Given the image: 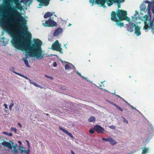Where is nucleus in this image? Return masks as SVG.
<instances>
[{
    "label": "nucleus",
    "instance_id": "nucleus-1",
    "mask_svg": "<svg viewBox=\"0 0 154 154\" xmlns=\"http://www.w3.org/2000/svg\"><path fill=\"white\" fill-rule=\"evenodd\" d=\"M12 39L11 42L14 47L18 49L25 51L30 57H34L38 59H42L43 54L41 45L42 42L39 39Z\"/></svg>",
    "mask_w": 154,
    "mask_h": 154
},
{
    "label": "nucleus",
    "instance_id": "nucleus-2",
    "mask_svg": "<svg viewBox=\"0 0 154 154\" xmlns=\"http://www.w3.org/2000/svg\"><path fill=\"white\" fill-rule=\"evenodd\" d=\"M9 10L10 14L12 16H18L20 18L18 21L21 23L22 28L19 29L17 31V34L23 38H15L13 37L12 38H32V35L28 30V28L26 26V20L25 18L21 16L17 11H16L17 9H19L17 6L13 5L8 8Z\"/></svg>",
    "mask_w": 154,
    "mask_h": 154
},
{
    "label": "nucleus",
    "instance_id": "nucleus-3",
    "mask_svg": "<svg viewBox=\"0 0 154 154\" xmlns=\"http://www.w3.org/2000/svg\"><path fill=\"white\" fill-rule=\"evenodd\" d=\"M145 2L148 4L147 6V8H146L145 3L143 2L140 6V8L141 11L147 12V13L149 14V15H145L143 17V18L144 19V20L145 21V26L143 29L147 32L148 29H150V28H152L153 26V21L151 20V16L149 14V11L151 9V8L150 7L151 5L152 4L154 5V4L153 2H151L148 0L145 1Z\"/></svg>",
    "mask_w": 154,
    "mask_h": 154
},
{
    "label": "nucleus",
    "instance_id": "nucleus-4",
    "mask_svg": "<svg viewBox=\"0 0 154 154\" xmlns=\"http://www.w3.org/2000/svg\"><path fill=\"white\" fill-rule=\"evenodd\" d=\"M116 13L117 16L120 20H126L128 22L130 21V18L127 16V14L126 11L118 9Z\"/></svg>",
    "mask_w": 154,
    "mask_h": 154
},
{
    "label": "nucleus",
    "instance_id": "nucleus-5",
    "mask_svg": "<svg viewBox=\"0 0 154 154\" xmlns=\"http://www.w3.org/2000/svg\"><path fill=\"white\" fill-rule=\"evenodd\" d=\"M51 48L54 51H56L59 52L61 53H62V50L60 47V45L59 43L58 40H56L52 44Z\"/></svg>",
    "mask_w": 154,
    "mask_h": 154
},
{
    "label": "nucleus",
    "instance_id": "nucleus-6",
    "mask_svg": "<svg viewBox=\"0 0 154 154\" xmlns=\"http://www.w3.org/2000/svg\"><path fill=\"white\" fill-rule=\"evenodd\" d=\"M51 17L47 20H45V23H42V24L45 26L54 27L57 25V23L51 19Z\"/></svg>",
    "mask_w": 154,
    "mask_h": 154
},
{
    "label": "nucleus",
    "instance_id": "nucleus-7",
    "mask_svg": "<svg viewBox=\"0 0 154 154\" xmlns=\"http://www.w3.org/2000/svg\"><path fill=\"white\" fill-rule=\"evenodd\" d=\"M89 2L90 4H92V6H93L95 2V4H97L98 5H101L100 6L103 7L104 8H106V6L105 5L106 0H96L95 1H94V0H90Z\"/></svg>",
    "mask_w": 154,
    "mask_h": 154
},
{
    "label": "nucleus",
    "instance_id": "nucleus-8",
    "mask_svg": "<svg viewBox=\"0 0 154 154\" xmlns=\"http://www.w3.org/2000/svg\"><path fill=\"white\" fill-rule=\"evenodd\" d=\"M128 22V24H126L125 28L128 32H132L134 31V29L136 25L135 24L131 22L130 20Z\"/></svg>",
    "mask_w": 154,
    "mask_h": 154
},
{
    "label": "nucleus",
    "instance_id": "nucleus-9",
    "mask_svg": "<svg viewBox=\"0 0 154 154\" xmlns=\"http://www.w3.org/2000/svg\"><path fill=\"white\" fill-rule=\"evenodd\" d=\"M13 142L11 140H9V142H7L3 140V142L2 143V144L5 147H7L10 149H12Z\"/></svg>",
    "mask_w": 154,
    "mask_h": 154
},
{
    "label": "nucleus",
    "instance_id": "nucleus-10",
    "mask_svg": "<svg viewBox=\"0 0 154 154\" xmlns=\"http://www.w3.org/2000/svg\"><path fill=\"white\" fill-rule=\"evenodd\" d=\"M13 142L11 140H9V142H7L3 140V142L2 143V144L5 147H7L10 149H12Z\"/></svg>",
    "mask_w": 154,
    "mask_h": 154
},
{
    "label": "nucleus",
    "instance_id": "nucleus-11",
    "mask_svg": "<svg viewBox=\"0 0 154 154\" xmlns=\"http://www.w3.org/2000/svg\"><path fill=\"white\" fill-rule=\"evenodd\" d=\"M95 131L99 134L103 133L105 129L99 125H96L94 127Z\"/></svg>",
    "mask_w": 154,
    "mask_h": 154
},
{
    "label": "nucleus",
    "instance_id": "nucleus-12",
    "mask_svg": "<svg viewBox=\"0 0 154 154\" xmlns=\"http://www.w3.org/2000/svg\"><path fill=\"white\" fill-rule=\"evenodd\" d=\"M38 2L40 3L39 4L40 6H43L45 5L47 6L49 4L50 0H36Z\"/></svg>",
    "mask_w": 154,
    "mask_h": 154
},
{
    "label": "nucleus",
    "instance_id": "nucleus-13",
    "mask_svg": "<svg viewBox=\"0 0 154 154\" xmlns=\"http://www.w3.org/2000/svg\"><path fill=\"white\" fill-rule=\"evenodd\" d=\"M117 14L115 12L112 11L111 14V19L112 20L116 22H118L119 20L116 17Z\"/></svg>",
    "mask_w": 154,
    "mask_h": 154
},
{
    "label": "nucleus",
    "instance_id": "nucleus-14",
    "mask_svg": "<svg viewBox=\"0 0 154 154\" xmlns=\"http://www.w3.org/2000/svg\"><path fill=\"white\" fill-rule=\"evenodd\" d=\"M63 32V29L61 28H59L56 29L54 32L53 35L56 36L58 35Z\"/></svg>",
    "mask_w": 154,
    "mask_h": 154
},
{
    "label": "nucleus",
    "instance_id": "nucleus-15",
    "mask_svg": "<svg viewBox=\"0 0 154 154\" xmlns=\"http://www.w3.org/2000/svg\"><path fill=\"white\" fill-rule=\"evenodd\" d=\"M6 2V4L8 5V8L12 6L14 2V0H4Z\"/></svg>",
    "mask_w": 154,
    "mask_h": 154
},
{
    "label": "nucleus",
    "instance_id": "nucleus-16",
    "mask_svg": "<svg viewBox=\"0 0 154 154\" xmlns=\"http://www.w3.org/2000/svg\"><path fill=\"white\" fill-rule=\"evenodd\" d=\"M140 29V28L139 26H136L134 28V33L137 35L139 36L141 34Z\"/></svg>",
    "mask_w": 154,
    "mask_h": 154
},
{
    "label": "nucleus",
    "instance_id": "nucleus-17",
    "mask_svg": "<svg viewBox=\"0 0 154 154\" xmlns=\"http://www.w3.org/2000/svg\"><path fill=\"white\" fill-rule=\"evenodd\" d=\"M59 128L60 129L63 131V132H65V133L67 134L71 138H73V137L72 135V134L67 131L64 129L63 128L61 127H59Z\"/></svg>",
    "mask_w": 154,
    "mask_h": 154
},
{
    "label": "nucleus",
    "instance_id": "nucleus-18",
    "mask_svg": "<svg viewBox=\"0 0 154 154\" xmlns=\"http://www.w3.org/2000/svg\"><path fill=\"white\" fill-rule=\"evenodd\" d=\"M54 14V12H46L44 15V18H46L48 17H50L51 16L53 15Z\"/></svg>",
    "mask_w": 154,
    "mask_h": 154
},
{
    "label": "nucleus",
    "instance_id": "nucleus-19",
    "mask_svg": "<svg viewBox=\"0 0 154 154\" xmlns=\"http://www.w3.org/2000/svg\"><path fill=\"white\" fill-rule=\"evenodd\" d=\"M73 66L72 64L69 63V64L65 65V69H72Z\"/></svg>",
    "mask_w": 154,
    "mask_h": 154
},
{
    "label": "nucleus",
    "instance_id": "nucleus-20",
    "mask_svg": "<svg viewBox=\"0 0 154 154\" xmlns=\"http://www.w3.org/2000/svg\"><path fill=\"white\" fill-rule=\"evenodd\" d=\"M20 153H24L26 154H30V151L29 150V147L28 149L27 150H20Z\"/></svg>",
    "mask_w": 154,
    "mask_h": 154
},
{
    "label": "nucleus",
    "instance_id": "nucleus-21",
    "mask_svg": "<svg viewBox=\"0 0 154 154\" xmlns=\"http://www.w3.org/2000/svg\"><path fill=\"white\" fill-rule=\"evenodd\" d=\"M115 0H106L107 1V4L109 6H110L112 5Z\"/></svg>",
    "mask_w": 154,
    "mask_h": 154
},
{
    "label": "nucleus",
    "instance_id": "nucleus-22",
    "mask_svg": "<svg viewBox=\"0 0 154 154\" xmlns=\"http://www.w3.org/2000/svg\"><path fill=\"white\" fill-rule=\"evenodd\" d=\"M125 0H115L114 2L117 3V5H121V3L124 2Z\"/></svg>",
    "mask_w": 154,
    "mask_h": 154
},
{
    "label": "nucleus",
    "instance_id": "nucleus-23",
    "mask_svg": "<svg viewBox=\"0 0 154 154\" xmlns=\"http://www.w3.org/2000/svg\"><path fill=\"white\" fill-rule=\"evenodd\" d=\"M109 142L112 145H114L116 143V142L111 138H109Z\"/></svg>",
    "mask_w": 154,
    "mask_h": 154
},
{
    "label": "nucleus",
    "instance_id": "nucleus-24",
    "mask_svg": "<svg viewBox=\"0 0 154 154\" xmlns=\"http://www.w3.org/2000/svg\"><path fill=\"white\" fill-rule=\"evenodd\" d=\"M112 104L114 106L118 109L121 111L122 112L123 111V109L116 104L112 103Z\"/></svg>",
    "mask_w": 154,
    "mask_h": 154
},
{
    "label": "nucleus",
    "instance_id": "nucleus-25",
    "mask_svg": "<svg viewBox=\"0 0 154 154\" xmlns=\"http://www.w3.org/2000/svg\"><path fill=\"white\" fill-rule=\"evenodd\" d=\"M88 121L90 122H94L95 120V117L93 116H91L88 119Z\"/></svg>",
    "mask_w": 154,
    "mask_h": 154
},
{
    "label": "nucleus",
    "instance_id": "nucleus-26",
    "mask_svg": "<svg viewBox=\"0 0 154 154\" xmlns=\"http://www.w3.org/2000/svg\"><path fill=\"white\" fill-rule=\"evenodd\" d=\"M149 151V148H148L145 147L142 150V154H145L147 153Z\"/></svg>",
    "mask_w": 154,
    "mask_h": 154
},
{
    "label": "nucleus",
    "instance_id": "nucleus-27",
    "mask_svg": "<svg viewBox=\"0 0 154 154\" xmlns=\"http://www.w3.org/2000/svg\"><path fill=\"white\" fill-rule=\"evenodd\" d=\"M7 25V23L4 22L2 21H0V25L2 27H5Z\"/></svg>",
    "mask_w": 154,
    "mask_h": 154
},
{
    "label": "nucleus",
    "instance_id": "nucleus-28",
    "mask_svg": "<svg viewBox=\"0 0 154 154\" xmlns=\"http://www.w3.org/2000/svg\"><path fill=\"white\" fill-rule=\"evenodd\" d=\"M116 23H115L116 25L118 26H119L121 27L123 26H124V23L123 22H116Z\"/></svg>",
    "mask_w": 154,
    "mask_h": 154
},
{
    "label": "nucleus",
    "instance_id": "nucleus-29",
    "mask_svg": "<svg viewBox=\"0 0 154 154\" xmlns=\"http://www.w3.org/2000/svg\"><path fill=\"white\" fill-rule=\"evenodd\" d=\"M30 83H31V84L34 85L35 86L38 87H39V88L41 87V86L40 85H38V84H36L35 82H34L30 80Z\"/></svg>",
    "mask_w": 154,
    "mask_h": 154
},
{
    "label": "nucleus",
    "instance_id": "nucleus-30",
    "mask_svg": "<svg viewBox=\"0 0 154 154\" xmlns=\"http://www.w3.org/2000/svg\"><path fill=\"white\" fill-rule=\"evenodd\" d=\"M23 61L24 62L26 66L28 67H30V66L28 63V60H26L23 58Z\"/></svg>",
    "mask_w": 154,
    "mask_h": 154
},
{
    "label": "nucleus",
    "instance_id": "nucleus-31",
    "mask_svg": "<svg viewBox=\"0 0 154 154\" xmlns=\"http://www.w3.org/2000/svg\"><path fill=\"white\" fill-rule=\"evenodd\" d=\"M2 134L10 136H12V134L11 133H8L4 131L2 132Z\"/></svg>",
    "mask_w": 154,
    "mask_h": 154
},
{
    "label": "nucleus",
    "instance_id": "nucleus-32",
    "mask_svg": "<svg viewBox=\"0 0 154 154\" xmlns=\"http://www.w3.org/2000/svg\"><path fill=\"white\" fill-rule=\"evenodd\" d=\"M138 12L137 11H136L135 12V14L134 15V17L132 16V18H134V17L135 19H136V20H137V19L138 17H137L136 16V15H138Z\"/></svg>",
    "mask_w": 154,
    "mask_h": 154
},
{
    "label": "nucleus",
    "instance_id": "nucleus-33",
    "mask_svg": "<svg viewBox=\"0 0 154 154\" xmlns=\"http://www.w3.org/2000/svg\"><path fill=\"white\" fill-rule=\"evenodd\" d=\"M94 128H91L90 130H89V133L91 134H93L94 133Z\"/></svg>",
    "mask_w": 154,
    "mask_h": 154
},
{
    "label": "nucleus",
    "instance_id": "nucleus-34",
    "mask_svg": "<svg viewBox=\"0 0 154 154\" xmlns=\"http://www.w3.org/2000/svg\"><path fill=\"white\" fill-rule=\"evenodd\" d=\"M10 130L11 131H14L15 133H16L17 132V129L15 128L11 127Z\"/></svg>",
    "mask_w": 154,
    "mask_h": 154
},
{
    "label": "nucleus",
    "instance_id": "nucleus-35",
    "mask_svg": "<svg viewBox=\"0 0 154 154\" xmlns=\"http://www.w3.org/2000/svg\"><path fill=\"white\" fill-rule=\"evenodd\" d=\"M109 138H104V137H103L102 138V140L103 141H105L106 142H107V141H109Z\"/></svg>",
    "mask_w": 154,
    "mask_h": 154
},
{
    "label": "nucleus",
    "instance_id": "nucleus-36",
    "mask_svg": "<svg viewBox=\"0 0 154 154\" xmlns=\"http://www.w3.org/2000/svg\"><path fill=\"white\" fill-rule=\"evenodd\" d=\"M24 2L27 4L28 2H29V5L32 2V1L31 0H24Z\"/></svg>",
    "mask_w": 154,
    "mask_h": 154
},
{
    "label": "nucleus",
    "instance_id": "nucleus-37",
    "mask_svg": "<svg viewBox=\"0 0 154 154\" xmlns=\"http://www.w3.org/2000/svg\"><path fill=\"white\" fill-rule=\"evenodd\" d=\"M18 150L17 149H14L13 154H18Z\"/></svg>",
    "mask_w": 154,
    "mask_h": 154
},
{
    "label": "nucleus",
    "instance_id": "nucleus-38",
    "mask_svg": "<svg viewBox=\"0 0 154 154\" xmlns=\"http://www.w3.org/2000/svg\"><path fill=\"white\" fill-rule=\"evenodd\" d=\"M14 104L13 102H12L9 106V108L11 110L12 107L14 106Z\"/></svg>",
    "mask_w": 154,
    "mask_h": 154
},
{
    "label": "nucleus",
    "instance_id": "nucleus-39",
    "mask_svg": "<svg viewBox=\"0 0 154 154\" xmlns=\"http://www.w3.org/2000/svg\"><path fill=\"white\" fill-rule=\"evenodd\" d=\"M122 117L123 118V122H124L126 123L127 124H128V121L126 120L125 118H124L123 117Z\"/></svg>",
    "mask_w": 154,
    "mask_h": 154
},
{
    "label": "nucleus",
    "instance_id": "nucleus-40",
    "mask_svg": "<svg viewBox=\"0 0 154 154\" xmlns=\"http://www.w3.org/2000/svg\"><path fill=\"white\" fill-rule=\"evenodd\" d=\"M45 76L46 78H48V79H50L51 80H53V78L51 76H48L46 75H45Z\"/></svg>",
    "mask_w": 154,
    "mask_h": 154
},
{
    "label": "nucleus",
    "instance_id": "nucleus-41",
    "mask_svg": "<svg viewBox=\"0 0 154 154\" xmlns=\"http://www.w3.org/2000/svg\"><path fill=\"white\" fill-rule=\"evenodd\" d=\"M11 71L13 72L14 73V72H16L14 71V68L13 67H11L9 69Z\"/></svg>",
    "mask_w": 154,
    "mask_h": 154
},
{
    "label": "nucleus",
    "instance_id": "nucleus-42",
    "mask_svg": "<svg viewBox=\"0 0 154 154\" xmlns=\"http://www.w3.org/2000/svg\"><path fill=\"white\" fill-rule=\"evenodd\" d=\"M14 73H15V74H17L21 77H24V76L23 75L21 74L20 73H19L18 72H14Z\"/></svg>",
    "mask_w": 154,
    "mask_h": 154
},
{
    "label": "nucleus",
    "instance_id": "nucleus-43",
    "mask_svg": "<svg viewBox=\"0 0 154 154\" xmlns=\"http://www.w3.org/2000/svg\"><path fill=\"white\" fill-rule=\"evenodd\" d=\"M5 39H0V42H2L3 43V45H5L7 44V43H4V40H5Z\"/></svg>",
    "mask_w": 154,
    "mask_h": 154
},
{
    "label": "nucleus",
    "instance_id": "nucleus-44",
    "mask_svg": "<svg viewBox=\"0 0 154 154\" xmlns=\"http://www.w3.org/2000/svg\"><path fill=\"white\" fill-rule=\"evenodd\" d=\"M7 8V7L5 6L4 5H3L2 6L1 9V10H2L4 9H6Z\"/></svg>",
    "mask_w": 154,
    "mask_h": 154
},
{
    "label": "nucleus",
    "instance_id": "nucleus-45",
    "mask_svg": "<svg viewBox=\"0 0 154 154\" xmlns=\"http://www.w3.org/2000/svg\"><path fill=\"white\" fill-rule=\"evenodd\" d=\"M109 128L113 129H115V126L113 125H111L109 126Z\"/></svg>",
    "mask_w": 154,
    "mask_h": 154
},
{
    "label": "nucleus",
    "instance_id": "nucleus-46",
    "mask_svg": "<svg viewBox=\"0 0 154 154\" xmlns=\"http://www.w3.org/2000/svg\"><path fill=\"white\" fill-rule=\"evenodd\" d=\"M53 66L54 67H56L57 66V63L56 62H55L53 63Z\"/></svg>",
    "mask_w": 154,
    "mask_h": 154
},
{
    "label": "nucleus",
    "instance_id": "nucleus-47",
    "mask_svg": "<svg viewBox=\"0 0 154 154\" xmlns=\"http://www.w3.org/2000/svg\"><path fill=\"white\" fill-rule=\"evenodd\" d=\"M17 146V144H15L14 145V144H13V146H12V148L13 147L14 149H15Z\"/></svg>",
    "mask_w": 154,
    "mask_h": 154
},
{
    "label": "nucleus",
    "instance_id": "nucleus-48",
    "mask_svg": "<svg viewBox=\"0 0 154 154\" xmlns=\"http://www.w3.org/2000/svg\"><path fill=\"white\" fill-rule=\"evenodd\" d=\"M128 104L130 106V107H131V108L132 109H135V108L133 106L131 105L130 104H129V103H128Z\"/></svg>",
    "mask_w": 154,
    "mask_h": 154
},
{
    "label": "nucleus",
    "instance_id": "nucleus-49",
    "mask_svg": "<svg viewBox=\"0 0 154 154\" xmlns=\"http://www.w3.org/2000/svg\"><path fill=\"white\" fill-rule=\"evenodd\" d=\"M4 105L5 107V108H6V109L8 108V105L6 104H4Z\"/></svg>",
    "mask_w": 154,
    "mask_h": 154
},
{
    "label": "nucleus",
    "instance_id": "nucleus-50",
    "mask_svg": "<svg viewBox=\"0 0 154 154\" xmlns=\"http://www.w3.org/2000/svg\"><path fill=\"white\" fill-rule=\"evenodd\" d=\"M26 141L28 144V147H29V141L27 140H26Z\"/></svg>",
    "mask_w": 154,
    "mask_h": 154
},
{
    "label": "nucleus",
    "instance_id": "nucleus-51",
    "mask_svg": "<svg viewBox=\"0 0 154 154\" xmlns=\"http://www.w3.org/2000/svg\"><path fill=\"white\" fill-rule=\"evenodd\" d=\"M76 73L79 75L80 76H81V74L80 73H79V72L78 71H77L76 72Z\"/></svg>",
    "mask_w": 154,
    "mask_h": 154
},
{
    "label": "nucleus",
    "instance_id": "nucleus-52",
    "mask_svg": "<svg viewBox=\"0 0 154 154\" xmlns=\"http://www.w3.org/2000/svg\"><path fill=\"white\" fill-rule=\"evenodd\" d=\"M18 143H19V144L20 145H21L22 144V142L20 141H18Z\"/></svg>",
    "mask_w": 154,
    "mask_h": 154
},
{
    "label": "nucleus",
    "instance_id": "nucleus-53",
    "mask_svg": "<svg viewBox=\"0 0 154 154\" xmlns=\"http://www.w3.org/2000/svg\"><path fill=\"white\" fill-rule=\"evenodd\" d=\"M18 1H15L14 0V4H18Z\"/></svg>",
    "mask_w": 154,
    "mask_h": 154
},
{
    "label": "nucleus",
    "instance_id": "nucleus-54",
    "mask_svg": "<svg viewBox=\"0 0 154 154\" xmlns=\"http://www.w3.org/2000/svg\"><path fill=\"white\" fill-rule=\"evenodd\" d=\"M71 154H75L74 152L72 150L71 151Z\"/></svg>",
    "mask_w": 154,
    "mask_h": 154
},
{
    "label": "nucleus",
    "instance_id": "nucleus-55",
    "mask_svg": "<svg viewBox=\"0 0 154 154\" xmlns=\"http://www.w3.org/2000/svg\"><path fill=\"white\" fill-rule=\"evenodd\" d=\"M18 125H19V126H20L21 128L22 127V125H21V124L20 123H18Z\"/></svg>",
    "mask_w": 154,
    "mask_h": 154
},
{
    "label": "nucleus",
    "instance_id": "nucleus-56",
    "mask_svg": "<svg viewBox=\"0 0 154 154\" xmlns=\"http://www.w3.org/2000/svg\"><path fill=\"white\" fill-rule=\"evenodd\" d=\"M2 16L0 15V20L1 19H2Z\"/></svg>",
    "mask_w": 154,
    "mask_h": 154
},
{
    "label": "nucleus",
    "instance_id": "nucleus-57",
    "mask_svg": "<svg viewBox=\"0 0 154 154\" xmlns=\"http://www.w3.org/2000/svg\"><path fill=\"white\" fill-rule=\"evenodd\" d=\"M23 77L25 78L26 79H28V78H27V77L26 76H24V77Z\"/></svg>",
    "mask_w": 154,
    "mask_h": 154
},
{
    "label": "nucleus",
    "instance_id": "nucleus-58",
    "mask_svg": "<svg viewBox=\"0 0 154 154\" xmlns=\"http://www.w3.org/2000/svg\"><path fill=\"white\" fill-rule=\"evenodd\" d=\"M71 23H69V25L68 26H71Z\"/></svg>",
    "mask_w": 154,
    "mask_h": 154
},
{
    "label": "nucleus",
    "instance_id": "nucleus-59",
    "mask_svg": "<svg viewBox=\"0 0 154 154\" xmlns=\"http://www.w3.org/2000/svg\"><path fill=\"white\" fill-rule=\"evenodd\" d=\"M20 2H24V0H22Z\"/></svg>",
    "mask_w": 154,
    "mask_h": 154
},
{
    "label": "nucleus",
    "instance_id": "nucleus-60",
    "mask_svg": "<svg viewBox=\"0 0 154 154\" xmlns=\"http://www.w3.org/2000/svg\"><path fill=\"white\" fill-rule=\"evenodd\" d=\"M121 5H118V8H120Z\"/></svg>",
    "mask_w": 154,
    "mask_h": 154
},
{
    "label": "nucleus",
    "instance_id": "nucleus-61",
    "mask_svg": "<svg viewBox=\"0 0 154 154\" xmlns=\"http://www.w3.org/2000/svg\"><path fill=\"white\" fill-rule=\"evenodd\" d=\"M152 12L154 14V9H152Z\"/></svg>",
    "mask_w": 154,
    "mask_h": 154
},
{
    "label": "nucleus",
    "instance_id": "nucleus-62",
    "mask_svg": "<svg viewBox=\"0 0 154 154\" xmlns=\"http://www.w3.org/2000/svg\"><path fill=\"white\" fill-rule=\"evenodd\" d=\"M46 115H47V116H48V115H49V114H48V113H46Z\"/></svg>",
    "mask_w": 154,
    "mask_h": 154
},
{
    "label": "nucleus",
    "instance_id": "nucleus-63",
    "mask_svg": "<svg viewBox=\"0 0 154 154\" xmlns=\"http://www.w3.org/2000/svg\"><path fill=\"white\" fill-rule=\"evenodd\" d=\"M1 38L4 39V38H5V37H2V38Z\"/></svg>",
    "mask_w": 154,
    "mask_h": 154
},
{
    "label": "nucleus",
    "instance_id": "nucleus-64",
    "mask_svg": "<svg viewBox=\"0 0 154 154\" xmlns=\"http://www.w3.org/2000/svg\"><path fill=\"white\" fill-rule=\"evenodd\" d=\"M118 97H120L119 95H117Z\"/></svg>",
    "mask_w": 154,
    "mask_h": 154
}]
</instances>
